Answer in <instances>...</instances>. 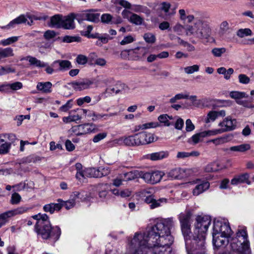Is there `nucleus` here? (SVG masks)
<instances>
[{
  "instance_id": "obj_56",
  "label": "nucleus",
  "mask_w": 254,
  "mask_h": 254,
  "mask_svg": "<svg viewBox=\"0 0 254 254\" xmlns=\"http://www.w3.org/2000/svg\"><path fill=\"white\" fill-rule=\"evenodd\" d=\"M218 170V164L215 163L208 164L204 168V170L206 172H215Z\"/></svg>"
},
{
  "instance_id": "obj_51",
  "label": "nucleus",
  "mask_w": 254,
  "mask_h": 254,
  "mask_svg": "<svg viewBox=\"0 0 254 254\" xmlns=\"http://www.w3.org/2000/svg\"><path fill=\"white\" fill-rule=\"evenodd\" d=\"M58 201L62 204V207L64 206L66 209H69L72 208L75 203L74 200L71 197L70 199L66 201H63L60 199H58Z\"/></svg>"
},
{
  "instance_id": "obj_30",
  "label": "nucleus",
  "mask_w": 254,
  "mask_h": 254,
  "mask_svg": "<svg viewBox=\"0 0 254 254\" xmlns=\"http://www.w3.org/2000/svg\"><path fill=\"white\" fill-rule=\"evenodd\" d=\"M170 7L171 4L169 2H164L161 3V10L164 12L165 15L167 17L174 15L176 13L175 9L170 11Z\"/></svg>"
},
{
  "instance_id": "obj_28",
  "label": "nucleus",
  "mask_w": 254,
  "mask_h": 254,
  "mask_svg": "<svg viewBox=\"0 0 254 254\" xmlns=\"http://www.w3.org/2000/svg\"><path fill=\"white\" fill-rule=\"evenodd\" d=\"M63 17L61 15L57 14L51 18V25L52 27L62 28Z\"/></svg>"
},
{
  "instance_id": "obj_31",
  "label": "nucleus",
  "mask_w": 254,
  "mask_h": 254,
  "mask_svg": "<svg viewBox=\"0 0 254 254\" xmlns=\"http://www.w3.org/2000/svg\"><path fill=\"white\" fill-rule=\"evenodd\" d=\"M192 213L190 211L187 210L184 213H181L179 215L180 223H191Z\"/></svg>"
},
{
  "instance_id": "obj_18",
  "label": "nucleus",
  "mask_w": 254,
  "mask_h": 254,
  "mask_svg": "<svg viewBox=\"0 0 254 254\" xmlns=\"http://www.w3.org/2000/svg\"><path fill=\"white\" fill-rule=\"evenodd\" d=\"M52 66L60 71L67 70L71 67V63L67 60H57L53 62Z\"/></svg>"
},
{
  "instance_id": "obj_5",
  "label": "nucleus",
  "mask_w": 254,
  "mask_h": 254,
  "mask_svg": "<svg viewBox=\"0 0 254 254\" xmlns=\"http://www.w3.org/2000/svg\"><path fill=\"white\" fill-rule=\"evenodd\" d=\"M181 230L184 236L186 249L188 254H198L197 246L193 242V238L191 239L190 227L191 223H180Z\"/></svg>"
},
{
  "instance_id": "obj_60",
  "label": "nucleus",
  "mask_w": 254,
  "mask_h": 254,
  "mask_svg": "<svg viewBox=\"0 0 254 254\" xmlns=\"http://www.w3.org/2000/svg\"><path fill=\"white\" fill-rule=\"evenodd\" d=\"M117 86H119V88L116 90V93H128L129 91V87L124 83H120L117 84Z\"/></svg>"
},
{
  "instance_id": "obj_59",
  "label": "nucleus",
  "mask_w": 254,
  "mask_h": 254,
  "mask_svg": "<svg viewBox=\"0 0 254 254\" xmlns=\"http://www.w3.org/2000/svg\"><path fill=\"white\" fill-rule=\"evenodd\" d=\"M91 101V98L89 96L78 98L76 100V103L78 106H81L84 103H89Z\"/></svg>"
},
{
  "instance_id": "obj_45",
  "label": "nucleus",
  "mask_w": 254,
  "mask_h": 254,
  "mask_svg": "<svg viewBox=\"0 0 254 254\" xmlns=\"http://www.w3.org/2000/svg\"><path fill=\"white\" fill-rule=\"evenodd\" d=\"M11 148V143L5 141L0 144V154H5L8 153Z\"/></svg>"
},
{
  "instance_id": "obj_48",
  "label": "nucleus",
  "mask_w": 254,
  "mask_h": 254,
  "mask_svg": "<svg viewBox=\"0 0 254 254\" xmlns=\"http://www.w3.org/2000/svg\"><path fill=\"white\" fill-rule=\"evenodd\" d=\"M19 39L18 36H12L0 41V45L3 46L9 45L17 41Z\"/></svg>"
},
{
  "instance_id": "obj_23",
  "label": "nucleus",
  "mask_w": 254,
  "mask_h": 254,
  "mask_svg": "<svg viewBox=\"0 0 254 254\" xmlns=\"http://www.w3.org/2000/svg\"><path fill=\"white\" fill-rule=\"evenodd\" d=\"M124 53L127 54L128 55L130 56L134 60H138L144 57L139 51V47H137L134 49L125 50L122 52L121 55H123Z\"/></svg>"
},
{
  "instance_id": "obj_1",
  "label": "nucleus",
  "mask_w": 254,
  "mask_h": 254,
  "mask_svg": "<svg viewBox=\"0 0 254 254\" xmlns=\"http://www.w3.org/2000/svg\"><path fill=\"white\" fill-rule=\"evenodd\" d=\"M211 221V218L208 215L196 216L193 241L197 246L198 254H205V239Z\"/></svg>"
},
{
  "instance_id": "obj_27",
  "label": "nucleus",
  "mask_w": 254,
  "mask_h": 254,
  "mask_svg": "<svg viewBox=\"0 0 254 254\" xmlns=\"http://www.w3.org/2000/svg\"><path fill=\"white\" fill-rule=\"evenodd\" d=\"M62 207V204L61 203H50L44 206L43 209L45 212H50L52 214L55 211H59Z\"/></svg>"
},
{
  "instance_id": "obj_57",
  "label": "nucleus",
  "mask_w": 254,
  "mask_h": 254,
  "mask_svg": "<svg viewBox=\"0 0 254 254\" xmlns=\"http://www.w3.org/2000/svg\"><path fill=\"white\" fill-rule=\"evenodd\" d=\"M81 117L78 115L69 116L64 117L63 118L64 123H67L71 122H74L80 120Z\"/></svg>"
},
{
  "instance_id": "obj_32",
  "label": "nucleus",
  "mask_w": 254,
  "mask_h": 254,
  "mask_svg": "<svg viewBox=\"0 0 254 254\" xmlns=\"http://www.w3.org/2000/svg\"><path fill=\"white\" fill-rule=\"evenodd\" d=\"M199 154V152L196 151H193L190 152L182 151L177 153L176 157L178 159H184L190 156H198Z\"/></svg>"
},
{
  "instance_id": "obj_40",
  "label": "nucleus",
  "mask_w": 254,
  "mask_h": 254,
  "mask_svg": "<svg viewBox=\"0 0 254 254\" xmlns=\"http://www.w3.org/2000/svg\"><path fill=\"white\" fill-rule=\"evenodd\" d=\"M128 21L136 25H140L142 24L143 19L139 15L132 13L130 16Z\"/></svg>"
},
{
  "instance_id": "obj_54",
  "label": "nucleus",
  "mask_w": 254,
  "mask_h": 254,
  "mask_svg": "<svg viewBox=\"0 0 254 254\" xmlns=\"http://www.w3.org/2000/svg\"><path fill=\"white\" fill-rule=\"evenodd\" d=\"M73 106V100L70 99L59 108V111L63 112H66Z\"/></svg>"
},
{
  "instance_id": "obj_41",
  "label": "nucleus",
  "mask_w": 254,
  "mask_h": 254,
  "mask_svg": "<svg viewBox=\"0 0 254 254\" xmlns=\"http://www.w3.org/2000/svg\"><path fill=\"white\" fill-rule=\"evenodd\" d=\"M168 199L166 198H160L158 199L154 198V203L150 205V207L151 209H154L155 208L163 206L164 204H166L168 202Z\"/></svg>"
},
{
  "instance_id": "obj_3",
  "label": "nucleus",
  "mask_w": 254,
  "mask_h": 254,
  "mask_svg": "<svg viewBox=\"0 0 254 254\" xmlns=\"http://www.w3.org/2000/svg\"><path fill=\"white\" fill-rule=\"evenodd\" d=\"M186 35L199 40L208 39L211 34V29L208 23L200 19H196L192 25L186 26Z\"/></svg>"
},
{
  "instance_id": "obj_44",
  "label": "nucleus",
  "mask_w": 254,
  "mask_h": 254,
  "mask_svg": "<svg viewBox=\"0 0 254 254\" xmlns=\"http://www.w3.org/2000/svg\"><path fill=\"white\" fill-rule=\"evenodd\" d=\"M11 148V143L5 141L0 144V154H5L8 153Z\"/></svg>"
},
{
  "instance_id": "obj_58",
  "label": "nucleus",
  "mask_w": 254,
  "mask_h": 254,
  "mask_svg": "<svg viewBox=\"0 0 254 254\" xmlns=\"http://www.w3.org/2000/svg\"><path fill=\"white\" fill-rule=\"evenodd\" d=\"M101 21L103 23L107 24H112V20L113 16L109 13H105L102 15L101 17Z\"/></svg>"
},
{
  "instance_id": "obj_19",
  "label": "nucleus",
  "mask_w": 254,
  "mask_h": 254,
  "mask_svg": "<svg viewBox=\"0 0 254 254\" xmlns=\"http://www.w3.org/2000/svg\"><path fill=\"white\" fill-rule=\"evenodd\" d=\"M210 187L209 182L202 181L200 183L197 184L192 190L193 195L197 196L207 190Z\"/></svg>"
},
{
  "instance_id": "obj_63",
  "label": "nucleus",
  "mask_w": 254,
  "mask_h": 254,
  "mask_svg": "<svg viewBox=\"0 0 254 254\" xmlns=\"http://www.w3.org/2000/svg\"><path fill=\"white\" fill-rule=\"evenodd\" d=\"M135 41V38L131 35H128L124 38L120 42L121 45H125L132 43Z\"/></svg>"
},
{
  "instance_id": "obj_39",
  "label": "nucleus",
  "mask_w": 254,
  "mask_h": 254,
  "mask_svg": "<svg viewBox=\"0 0 254 254\" xmlns=\"http://www.w3.org/2000/svg\"><path fill=\"white\" fill-rule=\"evenodd\" d=\"M205 137L203 131H201L193 135L190 139L189 142H192L193 144H196L203 140Z\"/></svg>"
},
{
  "instance_id": "obj_46",
  "label": "nucleus",
  "mask_w": 254,
  "mask_h": 254,
  "mask_svg": "<svg viewBox=\"0 0 254 254\" xmlns=\"http://www.w3.org/2000/svg\"><path fill=\"white\" fill-rule=\"evenodd\" d=\"M173 119L172 116H169L167 114H163L160 115L158 118V121L161 123L164 124V126L169 127L171 125L169 122V120Z\"/></svg>"
},
{
  "instance_id": "obj_47",
  "label": "nucleus",
  "mask_w": 254,
  "mask_h": 254,
  "mask_svg": "<svg viewBox=\"0 0 254 254\" xmlns=\"http://www.w3.org/2000/svg\"><path fill=\"white\" fill-rule=\"evenodd\" d=\"M29 210V208L26 206H20L16 209L10 210L12 217L26 213Z\"/></svg>"
},
{
  "instance_id": "obj_15",
  "label": "nucleus",
  "mask_w": 254,
  "mask_h": 254,
  "mask_svg": "<svg viewBox=\"0 0 254 254\" xmlns=\"http://www.w3.org/2000/svg\"><path fill=\"white\" fill-rule=\"evenodd\" d=\"M249 178L250 175L247 173L236 175L231 180V184L234 186H236L244 183H246L248 185H250L251 182L249 181Z\"/></svg>"
},
{
  "instance_id": "obj_26",
  "label": "nucleus",
  "mask_w": 254,
  "mask_h": 254,
  "mask_svg": "<svg viewBox=\"0 0 254 254\" xmlns=\"http://www.w3.org/2000/svg\"><path fill=\"white\" fill-rule=\"evenodd\" d=\"M231 29L227 21H222L219 25V34L220 36H224L230 33Z\"/></svg>"
},
{
  "instance_id": "obj_10",
  "label": "nucleus",
  "mask_w": 254,
  "mask_h": 254,
  "mask_svg": "<svg viewBox=\"0 0 254 254\" xmlns=\"http://www.w3.org/2000/svg\"><path fill=\"white\" fill-rule=\"evenodd\" d=\"M118 142L121 144L129 146L139 145L137 133L126 137H121L118 139Z\"/></svg>"
},
{
  "instance_id": "obj_8",
  "label": "nucleus",
  "mask_w": 254,
  "mask_h": 254,
  "mask_svg": "<svg viewBox=\"0 0 254 254\" xmlns=\"http://www.w3.org/2000/svg\"><path fill=\"white\" fill-rule=\"evenodd\" d=\"M95 125L93 124L80 125L72 128V131L77 135H81L94 132Z\"/></svg>"
},
{
  "instance_id": "obj_14",
  "label": "nucleus",
  "mask_w": 254,
  "mask_h": 254,
  "mask_svg": "<svg viewBox=\"0 0 254 254\" xmlns=\"http://www.w3.org/2000/svg\"><path fill=\"white\" fill-rule=\"evenodd\" d=\"M93 84L89 79H84L80 81H74L71 83L72 87L76 91H81L88 89Z\"/></svg>"
},
{
  "instance_id": "obj_11",
  "label": "nucleus",
  "mask_w": 254,
  "mask_h": 254,
  "mask_svg": "<svg viewBox=\"0 0 254 254\" xmlns=\"http://www.w3.org/2000/svg\"><path fill=\"white\" fill-rule=\"evenodd\" d=\"M236 125V120L232 119L230 117L225 118L222 122H220L218 124V126L222 128L224 132L234 129Z\"/></svg>"
},
{
  "instance_id": "obj_35",
  "label": "nucleus",
  "mask_w": 254,
  "mask_h": 254,
  "mask_svg": "<svg viewBox=\"0 0 254 254\" xmlns=\"http://www.w3.org/2000/svg\"><path fill=\"white\" fill-rule=\"evenodd\" d=\"M26 59L29 61L31 65H34L39 67H43L47 66V64L41 62L35 57L28 56L26 57Z\"/></svg>"
},
{
  "instance_id": "obj_37",
  "label": "nucleus",
  "mask_w": 254,
  "mask_h": 254,
  "mask_svg": "<svg viewBox=\"0 0 254 254\" xmlns=\"http://www.w3.org/2000/svg\"><path fill=\"white\" fill-rule=\"evenodd\" d=\"M98 168H89L85 169V176L87 177L99 178Z\"/></svg>"
},
{
  "instance_id": "obj_4",
  "label": "nucleus",
  "mask_w": 254,
  "mask_h": 254,
  "mask_svg": "<svg viewBox=\"0 0 254 254\" xmlns=\"http://www.w3.org/2000/svg\"><path fill=\"white\" fill-rule=\"evenodd\" d=\"M231 248L238 254H250L249 242L246 228L239 227L236 233V237L230 241Z\"/></svg>"
},
{
  "instance_id": "obj_22",
  "label": "nucleus",
  "mask_w": 254,
  "mask_h": 254,
  "mask_svg": "<svg viewBox=\"0 0 254 254\" xmlns=\"http://www.w3.org/2000/svg\"><path fill=\"white\" fill-rule=\"evenodd\" d=\"M232 138L231 135H225L215 139H211L209 140L208 142H212L215 145L218 146L230 141L232 139Z\"/></svg>"
},
{
  "instance_id": "obj_12",
  "label": "nucleus",
  "mask_w": 254,
  "mask_h": 254,
  "mask_svg": "<svg viewBox=\"0 0 254 254\" xmlns=\"http://www.w3.org/2000/svg\"><path fill=\"white\" fill-rule=\"evenodd\" d=\"M187 176L186 170L180 168L173 169L167 174V177L169 180L182 179Z\"/></svg>"
},
{
  "instance_id": "obj_42",
  "label": "nucleus",
  "mask_w": 254,
  "mask_h": 254,
  "mask_svg": "<svg viewBox=\"0 0 254 254\" xmlns=\"http://www.w3.org/2000/svg\"><path fill=\"white\" fill-rule=\"evenodd\" d=\"M87 196V194L83 191H74L71 195L70 197L74 201L75 200H84Z\"/></svg>"
},
{
  "instance_id": "obj_29",
  "label": "nucleus",
  "mask_w": 254,
  "mask_h": 254,
  "mask_svg": "<svg viewBox=\"0 0 254 254\" xmlns=\"http://www.w3.org/2000/svg\"><path fill=\"white\" fill-rule=\"evenodd\" d=\"M112 192L114 195L116 196H120L123 198L129 197L131 194V191L127 189L122 190L115 189L112 190Z\"/></svg>"
},
{
  "instance_id": "obj_55",
  "label": "nucleus",
  "mask_w": 254,
  "mask_h": 254,
  "mask_svg": "<svg viewBox=\"0 0 254 254\" xmlns=\"http://www.w3.org/2000/svg\"><path fill=\"white\" fill-rule=\"evenodd\" d=\"M144 40L148 43H154L156 41V37L154 34L151 33H147L143 35Z\"/></svg>"
},
{
  "instance_id": "obj_24",
  "label": "nucleus",
  "mask_w": 254,
  "mask_h": 254,
  "mask_svg": "<svg viewBox=\"0 0 254 254\" xmlns=\"http://www.w3.org/2000/svg\"><path fill=\"white\" fill-rule=\"evenodd\" d=\"M168 155L169 153L167 151H162L148 154L147 158L152 161H158L167 158Z\"/></svg>"
},
{
  "instance_id": "obj_25",
  "label": "nucleus",
  "mask_w": 254,
  "mask_h": 254,
  "mask_svg": "<svg viewBox=\"0 0 254 254\" xmlns=\"http://www.w3.org/2000/svg\"><path fill=\"white\" fill-rule=\"evenodd\" d=\"M251 149V145L248 143L241 144L231 146L229 150L232 152L244 153Z\"/></svg>"
},
{
  "instance_id": "obj_50",
  "label": "nucleus",
  "mask_w": 254,
  "mask_h": 254,
  "mask_svg": "<svg viewBox=\"0 0 254 254\" xmlns=\"http://www.w3.org/2000/svg\"><path fill=\"white\" fill-rule=\"evenodd\" d=\"M99 195L101 198H105L107 195L108 186L107 184H100L98 186Z\"/></svg>"
},
{
  "instance_id": "obj_61",
  "label": "nucleus",
  "mask_w": 254,
  "mask_h": 254,
  "mask_svg": "<svg viewBox=\"0 0 254 254\" xmlns=\"http://www.w3.org/2000/svg\"><path fill=\"white\" fill-rule=\"evenodd\" d=\"M15 70L8 66H1L0 67V75H2L11 72H15Z\"/></svg>"
},
{
  "instance_id": "obj_52",
  "label": "nucleus",
  "mask_w": 254,
  "mask_h": 254,
  "mask_svg": "<svg viewBox=\"0 0 254 254\" xmlns=\"http://www.w3.org/2000/svg\"><path fill=\"white\" fill-rule=\"evenodd\" d=\"M199 69V66L197 64H194L191 66H187L184 68V71L187 74H192L195 72H197Z\"/></svg>"
},
{
  "instance_id": "obj_62",
  "label": "nucleus",
  "mask_w": 254,
  "mask_h": 254,
  "mask_svg": "<svg viewBox=\"0 0 254 254\" xmlns=\"http://www.w3.org/2000/svg\"><path fill=\"white\" fill-rule=\"evenodd\" d=\"M237 103L239 105H242L244 107L248 108H254V105H253L251 103V101L250 100H238L237 101Z\"/></svg>"
},
{
  "instance_id": "obj_7",
  "label": "nucleus",
  "mask_w": 254,
  "mask_h": 254,
  "mask_svg": "<svg viewBox=\"0 0 254 254\" xmlns=\"http://www.w3.org/2000/svg\"><path fill=\"white\" fill-rule=\"evenodd\" d=\"M164 175L165 173L160 171L142 172L141 178L147 183L154 184L159 182Z\"/></svg>"
},
{
  "instance_id": "obj_43",
  "label": "nucleus",
  "mask_w": 254,
  "mask_h": 254,
  "mask_svg": "<svg viewBox=\"0 0 254 254\" xmlns=\"http://www.w3.org/2000/svg\"><path fill=\"white\" fill-rule=\"evenodd\" d=\"M150 192L148 190H142L141 191V194L142 196L146 197L144 200L147 203L152 204L154 203V196L150 194Z\"/></svg>"
},
{
  "instance_id": "obj_20",
  "label": "nucleus",
  "mask_w": 254,
  "mask_h": 254,
  "mask_svg": "<svg viewBox=\"0 0 254 254\" xmlns=\"http://www.w3.org/2000/svg\"><path fill=\"white\" fill-rule=\"evenodd\" d=\"M52 84L51 82H38L36 86L37 89L43 93H50L52 92Z\"/></svg>"
},
{
  "instance_id": "obj_64",
  "label": "nucleus",
  "mask_w": 254,
  "mask_h": 254,
  "mask_svg": "<svg viewBox=\"0 0 254 254\" xmlns=\"http://www.w3.org/2000/svg\"><path fill=\"white\" fill-rule=\"evenodd\" d=\"M10 90L11 91H17L21 89L23 87V84L21 82L17 81L12 83H9Z\"/></svg>"
},
{
  "instance_id": "obj_38",
  "label": "nucleus",
  "mask_w": 254,
  "mask_h": 254,
  "mask_svg": "<svg viewBox=\"0 0 254 254\" xmlns=\"http://www.w3.org/2000/svg\"><path fill=\"white\" fill-rule=\"evenodd\" d=\"M12 217L10 210L0 214V228L5 225Z\"/></svg>"
},
{
  "instance_id": "obj_9",
  "label": "nucleus",
  "mask_w": 254,
  "mask_h": 254,
  "mask_svg": "<svg viewBox=\"0 0 254 254\" xmlns=\"http://www.w3.org/2000/svg\"><path fill=\"white\" fill-rule=\"evenodd\" d=\"M139 145H146L157 140V138L153 133L143 131L137 133Z\"/></svg>"
},
{
  "instance_id": "obj_33",
  "label": "nucleus",
  "mask_w": 254,
  "mask_h": 254,
  "mask_svg": "<svg viewBox=\"0 0 254 254\" xmlns=\"http://www.w3.org/2000/svg\"><path fill=\"white\" fill-rule=\"evenodd\" d=\"M230 97L237 101L241 100L243 98L248 97V95L244 92H240L237 91H231L229 94Z\"/></svg>"
},
{
  "instance_id": "obj_6",
  "label": "nucleus",
  "mask_w": 254,
  "mask_h": 254,
  "mask_svg": "<svg viewBox=\"0 0 254 254\" xmlns=\"http://www.w3.org/2000/svg\"><path fill=\"white\" fill-rule=\"evenodd\" d=\"M213 232L220 233L221 236L229 238L232 234V230L227 221L215 220L213 223Z\"/></svg>"
},
{
  "instance_id": "obj_13",
  "label": "nucleus",
  "mask_w": 254,
  "mask_h": 254,
  "mask_svg": "<svg viewBox=\"0 0 254 254\" xmlns=\"http://www.w3.org/2000/svg\"><path fill=\"white\" fill-rule=\"evenodd\" d=\"M82 20L97 23L99 21L100 14L93 9L87 10L81 14Z\"/></svg>"
},
{
  "instance_id": "obj_34",
  "label": "nucleus",
  "mask_w": 254,
  "mask_h": 254,
  "mask_svg": "<svg viewBox=\"0 0 254 254\" xmlns=\"http://www.w3.org/2000/svg\"><path fill=\"white\" fill-rule=\"evenodd\" d=\"M253 34L252 30L248 28L239 29L236 32V35L240 38L251 36Z\"/></svg>"
},
{
  "instance_id": "obj_17",
  "label": "nucleus",
  "mask_w": 254,
  "mask_h": 254,
  "mask_svg": "<svg viewBox=\"0 0 254 254\" xmlns=\"http://www.w3.org/2000/svg\"><path fill=\"white\" fill-rule=\"evenodd\" d=\"M75 15L74 13L64 16L63 18L62 28L65 29H71L75 27L74 19Z\"/></svg>"
},
{
  "instance_id": "obj_53",
  "label": "nucleus",
  "mask_w": 254,
  "mask_h": 254,
  "mask_svg": "<svg viewBox=\"0 0 254 254\" xmlns=\"http://www.w3.org/2000/svg\"><path fill=\"white\" fill-rule=\"evenodd\" d=\"M217 118L216 111H210L207 115L206 118L205 120L206 123H209L211 122H214Z\"/></svg>"
},
{
  "instance_id": "obj_36",
  "label": "nucleus",
  "mask_w": 254,
  "mask_h": 254,
  "mask_svg": "<svg viewBox=\"0 0 254 254\" xmlns=\"http://www.w3.org/2000/svg\"><path fill=\"white\" fill-rule=\"evenodd\" d=\"M14 56L13 49L10 47L0 49V60L3 58L13 57Z\"/></svg>"
},
{
  "instance_id": "obj_16",
  "label": "nucleus",
  "mask_w": 254,
  "mask_h": 254,
  "mask_svg": "<svg viewBox=\"0 0 254 254\" xmlns=\"http://www.w3.org/2000/svg\"><path fill=\"white\" fill-rule=\"evenodd\" d=\"M213 243L215 247H220L226 245L229 242V238L221 236L220 233L212 232Z\"/></svg>"
},
{
  "instance_id": "obj_49",
  "label": "nucleus",
  "mask_w": 254,
  "mask_h": 254,
  "mask_svg": "<svg viewBox=\"0 0 254 254\" xmlns=\"http://www.w3.org/2000/svg\"><path fill=\"white\" fill-rule=\"evenodd\" d=\"M227 51V50L224 47L221 48H214L212 49L211 53L215 57H220L224 54Z\"/></svg>"
},
{
  "instance_id": "obj_2",
  "label": "nucleus",
  "mask_w": 254,
  "mask_h": 254,
  "mask_svg": "<svg viewBox=\"0 0 254 254\" xmlns=\"http://www.w3.org/2000/svg\"><path fill=\"white\" fill-rule=\"evenodd\" d=\"M32 217L37 221L35 229L43 239H51L54 242L59 239L61 234V229L58 226L52 227L47 214L39 213Z\"/></svg>"
},
{
  "instance_id": "obj_21",
  "label": "nucleus",
  "mask_w": 254,
  "mask_h": 254,
  "mask_svg": "<svg viewBox=\"0 0 254 254\" xmlns=\"http://www.w3.org/2000/svg\"><path fill=\"white\" fill-rule=\"evenodd\" d=\"M141 173L138 171H130L122 174L121 177L123 181H128L138 177L141 178Z\"/></svg>"
}]
</instances>
